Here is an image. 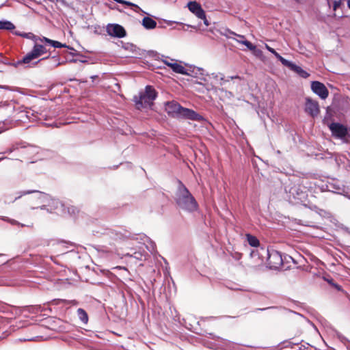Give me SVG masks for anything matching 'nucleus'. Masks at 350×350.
Listing matches in <instances>:
<instances>
[{"instance_id": "obj_1", "label": "nucleus", "mask_w": 350, "mask_h": 350, "mask_svg": "<svg viewBox=\"0 0 350 350\" xmlns=\"http://www.w3.org/2000/svg\"><path fill=\"white\" fill-rule=\"evenodd\" d=\"M174 199L178 208L185 212L191 213L198 209L196 200L180 180L178 181Z\"/></svg>"}, {"instance_id": "obj_2", "label": "nucleus", "mask_w": 350, "mask_h": 350, "mask_svg": "<svg viewBox=\"0 0 350 350\" xmlns=\"http://www.w3.org/2000/svg\"><path fill=\"white\" fill-rule=\"evenodd\" d=\"M165 111L169 116L174 118H183L198 122L204 120L200 114L192 109L182 107L174 100L165 103Z\"/></svg>"}, {"instance_id": "obj_3", "label": "nucleus", "mask_w": 350, "mask_h": 350, "mask_svg": "<svg viewBox=\"0 0 350 350\" xmlns=\"http://www.w3.org/2000/svg\"><path fill=\"white\" fill-rule=\"evenodd\" d=\"M157 97V92L151 85H146L144 92L139 94V96L134 97V101L138 109L146 108L153 105V101Z\"/></svg>"}, {"instance_id": "obj_4", "label": "nucleus", "mask_w": 350, "mask_h": 350, "mask_svg": "<svg viewBox=\"0 0 350 350\" xmlns=\"http://www.w3.org/2000/svg\"><path fill=\"white\" fill-rule=\"evenodd\" d=\"M9 106L12 107L13 111L16 112L18 114H20L19 118H24L29 120L36 121V120H42L45 118V115L42 113H38L35 111L31 109H27L23 105H19L15 101H11L9 104Z\"/></svg>"}, {"instance_id": "obj_5", "label": "nucleus", "mask_w": 350, "mask_h": 350, "mask_svg": "<svg viewBox=\"0 0 350 350\" xmlns=\"http://www.w3.org/2000/svg\"><path fill=\"white\" fill-rule=\"evenodd\" d=\"M16 150H18L23 158L27 159L38 153V148L37 146L26 144L23 142L13 144L12 146L3 153H11Z\"/></svg>"}, {"instance_id": "obj_6", "label": "nucleus", "mask_w": 350, "mask_h": 350, "mask_svg": "<svg viewBox=\"0 0 350 350\" xmlns=\"http://www.w3.org/2000/svg\"><path fill=\"white\" fill-rule=\"evenodd\" d=\"M31 193H36V198L38 199L40 201V203H48V205H51V201L52 204L55 205L56 206V201H58L57 200L51 199V196L49 194H46L45 193L37 191V190H25V191H21L18 192L16 194L17 196L14 198V200H9L8 198L5 199V203H11L14 202L16 200L20 199L22 196L31 194Z\"/></svg>"}, {"instance_id": "obj_7", "label": "nucleus", "mask_w": 350, "mask_h": 350, "mask_svg": "<svg viewBox=\"0 0 350 350\" xmlns=\"http://www.w3.org/2000/svg\"><path fill=\"white\" fill-rule=\"evenodd\" d=\"M262 252L265 253L267 266L270 269H278L283 265V258L280 252L269 247Z\"/></svg>"}, {"instance_id": "obj_8", "label": "nucleus", "mask_w": 350, "mask_h": 350, "mask_svg": "<svg viewBox=\"0 0 350 350\" xmlns=\"http://www.w3.org/2000/svg\"><path fill=\"white\" fill-rule=\"evenodd\" d=\"M332 135L335 139H340L343 143H347L346 140L347 127L340 122H332L328 125Z\"/></svg>"}, {"instance_id": "obj_9", "label": "nucleus", "mask_w": 350, "mask_h": 350, "mask_svg": "<svg viewBox=\"0 0 350 350\" xmlns=\"http://www.w3.org/2000/svg\"><path fill=\"white\" fill-rule=\"evenodd\" d=\"M321 190L342 194L345 192V187L340 180L332 179L321 186Z\"/></svg>"}, {"instance_id": "obj_10", "label": "nucleus", "mask_w": 350, "mask_h": 350, "mask_svg": "<svg viewBox=\"0 0 350 350\" xmlns=\"http://www.w3.org/2000/svg\"><path fill=\"white\" fill-rule=\"evenodd\" d=\"M46 53L47 50L44 46L36 43L32 50L24 56L23 61L31 62Z\"/></svg>"}, {"instance_id": "obj_11", "label": "nucleus", "mask_w": 350, "mask_h": 350, "mask_svg": "<svg viewBox=\"0 0 350 350\" xmlns=\"http://www.w3.org/2000/svg\"><path fill=\"white\" fill-rule=\"evenodd\" d=\"M288 197L290 200H295V202H303L306 198V191L303 190L300 185H294L288 189Z\"/></svg>"}, {"instance_id": "obj_12", "label": "nucleus", "mask_w": 350, "mask_h": 350, "mask_svg": "<svg viewBox=\"0 0 350 350\" xmlns=\"http://www.w3.org/2000/svg\"><path fill=\"white\" fill-rule=\"evenodd\" d=\"M305 111L313 118L317 117L320 112L319 103L310 97H306L305 102Z\"/></svg>"}, {"instance_id": "obj_13", "label": "nucleus", "mask_w": 350, "mask_h": 350, "mask_svg": "<svg viewBox=\"0 0 350 350\" xmlns=\"http://www.w3.org/2000/svg\"><path fill=\"white\" fill-rule=\"evenodd\" d=\"M101 233L114 240L124 239L130 237V233L125 230H118L113 228H105Z\"/></svg>"}, {"instance_id": "obj_14", "label": "nucleus", "mask_w": 350, "mask_h": 350, "mask_svg": "<svg viewBox=\"0 0 350 350\" xmlns=\"http://www.w3.org/2000/svg\"><path fill=\"white\" fill-rule=\"evenodd\" d=\"M106 29L107 33L112 37L122 38L126 35L125 29L119 24H108Z\"/></svg>"}, {"instance_id": "obj_15", "label": "nucleus", "mask_w": 350, "mask_h": 350, "mask_svg": "<svg viewBox=\"0 0 350 350\" xmlns=\"http://www.w3.org/2000/svg\"><path fill=\"white\" fill-rule=\"evenodd\" d=\"M311 89L315 94L322 99H325L328 96V90L321 82L317 81H312L311 83Z\"/></svg>"}, {"instance_id": "obj_16", "label": "nucleus", "mask_w": 350, "mask_h": 350, "mask_svg": "<svg viewBox=\"0 0 350 350\" xmlns=\"http://www.w3.org/2000/svg\"><path fill=\"white\" fill-rule=\"evenodd\" d=\"M59 206L61 208L62 213L64 215L67 214L71 217H75L79 213V210L77 207L72 205L63 204L59 201H56V206H55V208L57 209Z\"/></svg>"}, {"instance_id": "obj_17", "label": "nucleus", "mask_w": 350, "mask_h": 350, "mask_svg": "<svg viewBox=\"0 0 350 350\" xmlns=\"http://www.w3.org/2000/svg\"><path fill=\"white\" fill-rule=\"evenodd\" d=\"M284 64L283 66H286L290 70L294 71L297 74H298L301 77L306 79L309 77V74L304 70H303L300 66L296 65L293 62L286 60V62H284Z\"/></svg>"}, {"instance_id": "obj_18", "label": "nucleus", "mask_w": 350, "mask_h": 350, "mask_svg": "<svg viewBox=\"0 0 350 350\" xmlns=\"http://www.w3.org/2000/svg\"><path fill=\"white\" fill-rule=\"evenodd\" d=\"M187 8L191 12L194 14L198 18L204 17V10L200 3L196 1H190L187 3Z\"/></svg>"}, {"instance_id": "obj_19", "label": "nucleus", "mask_w": 350, "mask_h": 350, "mask_svg": "<svg viewBox=\"0 0 350 350\" xmlns=\"http://www.w3.org/2000/svg\"><path fill=\"white\" fill-rule=\"evenodd\" d=\"M40 40L42 42H44L45 43L51 45V46H53L54 48H63L64 47V48H67L70 50H74V48L66 45V44H63L59 41L53 40L49 39L46 37H43L42 39H40Z\"/></svg>"}, {"instance_id": "obj_20", "label": "nucleus", "mask_w": 350, "mask_h": 350, "mask_svg": "<svg viewBox=\"0 0 350 350\" xmlns=\"http://www.w3.org/2000/svg\"><path fill=\"white\" fill-rule=\"evenodd\" d=\"M142 25L146 29H153L157 27V22L149 16H145L142 19Z\"/></svg>"}, {"instance_id": "obj_21", "label": "nucleus", "mask_w": 350, "mask_h": 350, "mask_svg": "<svg viewBox=\"0 0 350 350\" xmlns=\"http://www.w3.org/2000/svg\"><path fill=\"white\" fill-rule=\"evenodd\" d=\"M262 250H267V248L263 247H256V249H254L251 251L250 256L252 258L258 257V258L263 260L265 258V253L262 252Z\"/></svg>"}, {"instance_id": "obj_22", "label": "nucleus", "mask_w": 350, "mask_h": 350, "mask_svg": "<svg viewBox=\"0 0 350 350\" xmlns=\"http://www.w3.org/2000/svg\"><path fill=\"white\" fill-rule=\"evenodd\" d=\"M45 59H50V60L53 61V67H57V66L64 64V62H59L57 55H55L52 56L51 57H50V55H49V56H47L46 57L40 59V60H38V62H36L33 64V66H35L39 62H40L42 60H45Z\"/></svg>"}, {"instance_id": "obj_23", "label": "nucleus", "mask_w": 350, "mask_h": 350, "mask_svg": "<svg viewBox=\"0 0 350 350\" xmlns=\"http://www.w3.org/2000/svg\"><path fill=\"white\" fill-rule=\"evenodd\" d=\"M170 68L176 73L187 75V70L183 66L177 63L171 64Z\"/></svg>"}, {"instance_id": "obj_24", "label": "nucleus", "mask_w": 350, "mask_h": 350, "mask_svg": "<svg viewBox=\"0 0 350 350\" xmlns=\"http://www.w3.org/2000/svg\"><path fill=\"white\" fill-rule=\"evenodd\" d=\"M15 29V25L9 21H0V29L11 31Z\"/></svg>"}, {"instance_id": "obj_25", "label": "nucleus", "mask_w": 350, "mask_h": 350, "mask_svg": "<svg viewBox=\"0 0 350 350\" xmlns=\"http://www.w3.org/2000/svg\"><path fill=\"white\" fill-rule=\"evenodd\" d=\"M77 313L79 319L81 321V322H83L85 324H86L88 322V315L85 310L81 308H78L77 310Z\"/></svg>"}, {"instance_id": "obj_26", "label": "nucleus", "mask_w": 350, "mask_h": 350, "mask_svg": "<svg viewBox=\"0 0 350 350\" xmlns=\"http://www.w3.org/2000/svg\"><path fill=\"white\" fill-rule=\"evenodd\" d=\"M265 48L282 63L283 65L284 64V62H286L287 59L281 56L274 49L269 46L268 44H265Z\"/></svg>"}, {"instance_id": "obj_27", "label": "nucleus", "mask_w": 350, "mask_h": 350, "mask_svg": "<svg viewBox=\"0 0 350 350\" xmlns=\"http://www.w3.org/2000/svg\"><path fill=\"white\" fill-rule=\"evenodd\" d=\"M247 239L249 245H251L252 247H259V244H260L259 240L256 237L251 235V234H247Z\"/></svg>"}, {"instance_id": "obj_28", "label": "nucleus", "mask_w": 350, "mask_h": 350, "mask_svg": "<svg viewBox=\"0 0 350 350\" xmlns=\"http://www.w3.org/2000/svg\"><path fill=\"white\" fill-rule=\"evenodd\" d=\"M12 122L8 120H5V121L0 122V133L11 128L12 126Z\"/></svg>"}, {"instance_id": "obj_29", "label": "nucleus", "mask_w": 350, "mask_h": 350, "mask_svg": "<svg viewBox=\"0 0 350 350\" xmlns=\"http://www.w3.org/2000/svg\"><path fill=\"white\" fill-rule=\"evenodd\" d=\"M123 5H126L128 6H131L132 8H133V10L135 12H142L144 14H147L146 12H145L141 8H139L137 4H135L131 1H126V0H124V2H122Z\"/></svg>"}, {"instance_id": "obj_30", "label": "nucleus", "mask_w": 350, "mask_h": 350, "mask_svg": "<svg viewBox=\"0 0 350 350\" xmlns=\"http://www.w3.org/2000/svg\"><path fill=\"white\" fill-rule=\"evenodd\" d=\"M23 60H24V57L21 59H19V60L12 63L11 65L15 68H18L22 65H25L24 68L29 67V64H30L31 62H26V61H23Z\"/></svg>"}, {"instance_id": "obj_31", "label": "nucleus", "mask_w": 350, "mask_h": 350, "mask_svg": "<svg viewBox=\"0 0 350 350\" xmlns=\"http://www.w3.org/2000/svg\"><path fill=\"white\" fill-rule=\"evenodd\" d=\"M0 219L3 220V221H5L7 222H9L12 225H18V226H19L21 227H25V224H24L20 223L19 221H16L15 219H10V218H8L7 217H0Z\"/></svg>"}, {"instance_id": "obj_32", "label": "nucleus", "mask_w": 350, "mask_h": 350, "mask_svg": "<svg viewBox=\"0 0 350 350\" xmlns=\"http://www.w3.org/2000/svg\"><path fill=\"white\" fill-rule=\"evenodd\" d=\"M239 42L245 45L250 51H254L256 49L254 44H253L251 42L247 40H240L239 41Z\"/></svg>"}, {"instance_id": "obj_33", "label": "nucleus", "mask_w": 350, "mask_h": 350, "mask_svg": "<svg viewBox=\"0 0 350 350\" xmlns=\"http://www.w3.org/2000/svg\"><path fill=\"white\" fill-rule=\"evenodd\" d=\"M123 48L125 50L129 51L133 53H135L137 51V46L131 43H125L123 45Z\"/></svg>"}, {"instance_id": "obj_34", "label": "nucleus", "mask_w": 350, "mask_h": 350, "mask_svg": "<svg viewBox=\"0 0 350 350\" xmlns=\"http://www.w3.org/2000/svg\"><path fill=\"white\" fill-rule=\"evenodd\" d=\"M21 37L25 38L27 39L33 40L35 41L37 40V37L33 33H32L31 32H29V33L23 32V33L21 35Z\"/></svg>"}, {"instance_id": "obj_35", "label": "nucleus", "mask_w": 350, "mask_h": 350, "mask_svg": "<svg viewBox=\"0 0 350 350\" xmlns=\"http://www.w3.org/2000/svg\"><path fill=\"white\" fill-rule=\"evenodd\" d=\"M148 241H149L150 245H146V247L151 253H152L155 251V248H156L155 243L153 241H152L150 239H148Z\"/></svg>"}, {"instance_id": "obj_36", "label": "nucleus", "mask_w": 350, "mask_h": 350, "mask_svg": "<svg viewBox=\"0 0 350 350\" xmlns=\"http://www.w3.org/2000/svg\"><path fill=\"white\" fill-rule=\"evenodd\" d=\"M72 51L70 52H65V54H68V55H72V57H75V56H81V57H83L82 55H81L79 52H77L75 49L74 50H71Z\"/></svg>"}, {"instance_id": "obj_37", "label": "nucleus", "mask_w": 350, "mask_h": 350, "mask_svg": "<svg viewBox=\"0 0 350 350\" xmlns=\"http://www.w3.org/2000/svg\"><path fill=\"white\" fill-rule=\"evenodd\" d=\"M341 1L340 0H334L333 1V9L336 10L337 8H338L340 6Z\"/></svg>"}, {"instance_id": "obj_38", "label": "nucleus", "mask_w": 350, "mask_h": 350, "mask_svg": "<svg viewBox=\"0 0 350 350\" xmlns=\"http://www.w3.org/2000/svg\"><path fill=\"white\" fill-rule=\"evenodd\" d=\"M199 18L203 20V23H204V24L206 26L208 27L209 25V22H208V21L207 20V18L206 17V14L205 13H204V18Z\"/></svg>"}, {"instance_id": "obj_39", "label": "nucleus", "mask_w": 350, "mask_h": 350, "mask_svg": "<svg viewBox=\"0 0 350 350\" xmlns=\"http://www.w3.org/2000/svg\"><path fill=\"white\" fill-rule=\"evenodd\" d=\"M332 286H334L338 291H342V286L335 282L334 284H332Z\"/></svg>"}, {"instance_id": "obj_40", "label": "nucleus", "mask_w": 350, "mask_h": 350, "mask_svg": "<svg viewBox=\"0 0 350 350\" xmlns=\"http://www.w3.org/2000/svg\"><path fill=\"white\" fill-rule=\"evenodd\" d=\"M346 140L347 141V144L350 143V128L347 129V133Z\"/></svg>"}, {"instance_id": "obj_41", "label": "nucleus", "mask_w": 350, "mask_h": 350, "mask_svg": "<svg viewBox=\"0 0 350 350\" xmlns=\"http://www.w3.org/2000/svg\"><path fill=\"white\" fill-rule=\"evenodd\" d=\"M8 282L3 278H0V286L7 285Z\"/></svg>"}, {"instance_id": "obj_42", "label": "nucleus", "mask_w": 350, "mask_h": 350, "mask_svg": "<svg viewBox=\"0 0 350 350\" xmlns=\"http://www.w3.org/2000/svg\"><path fill=\"white\" fill-rule=\"evenodd\" d=\"M66 62H69V63H76V62H78V59H75V58L66 59Z\"/></svg>"}, {"instance_id": "obj_43", "label": "nucleus", "mask_w": 350, "mask_h": 350, "mask_svg": "<svg viewBox=\"0 0 350 350\" xmlns=\"http://www.w3.org/2000/svg\"><path fill=\"white\" fill-rule=\"evenodd\" d=\"M325 280L327 281L332 286V284L334 283V280L332 278H329V279L325 278Z\"/></svg>"}, {"instance_id": "obj_44", "label": "nucleus", "mask_w": 350, "mask_h": 350, "mask_svg": "<svg viewBox=\"0 0 350 350\" xmlns=\"http://www.w3.org/2000/svg\"><path fill=\"white\" fill-rule=\"evenodd\" d=\"M273 308H276V307H267V308H258L257 310H258L263 311V310H269V309H273Z\"/></svg>"}, {"instance_id": "obj_45", "label": "nucleus", "mask_w": 350, "mask_h": 350, "mask_svg": "<svg viewBox=\"0 0 350 350\" xmlns=\"http://www.w3.org/2000/svg\"><path fill=\"white\" fill-rule=\"evenodd\" d=\"M0 88L11 90V88L8 85H0Z\"/></svg>"}, {"instance_id": "obj_46", "label": "nucleus", "mask_w": 350, "mask_h": 350, "mask_svg": "<svg viewBox=\"0 0 350 350\" xmlns=\"http://www.w3.org/2000/svg\"><path fill=\"white\" fill-rule=\"evenodd\" d=\"M40 208L41 210H47V211H49V210L46 208V204H44L43 205L40 206Z\"/></svg>"}, {"instance_id": "obj_47", "label": "nucleus", "mask_w": 350, "mask_h": 350, "mask_svg": "<svg viewBox=\"0 0 350 350\" xmlns=\"http://www.w3.org/2000/svg\"><path fill=\"white\" fill-rule=\"evenodd\" d=\"M23 33V32H21V31H15L14 32V34L16 35V36H21V35Z\"/></svg>"}, {"instance_id": "obj_48", "label": "nucleus", "mask_w": 350, "mask_h": 350, "mask_svg": "<svg viewBox=\"0 0 350 350\" xmlns=\"http://www.w3.org/2000/svg\"><path fill=\"white\" fill-rule=\"evenodd\" d=\"M288 344H291L292 345H298L299 343V341H296V342H291L290 341H288L287 342Z\"/></svg>"}, {"instance_id": "obj_49", "label": "nucleus", "mask_w": 350, "mask_h": 350, "mask_svg": "<svg viewBox=\"0 0 350 350\" xmlns=\"http://www.w3.org/2000/svg\"><path fill=\"white\" fill-rule=\"evenodd\" d=\"M289 312H293V313H294L295 314H297V315H298V316H299V317H301L304 318L303 315H301V314H299V313H298V312H293V311H292V310H289Z\"/></svg>"}, {"instance_id": "obj_50", "label": "nucleus", "mask_w": 350, "mask_h": 350, "mask_svg": "<svg viewBox=\"0 0 350 350\" xmlns=\"http://www.w3.org/2000/svg\"><path fill=\"white\" fill-rule=\"evenodd\" d=\"M25 226L28 227V228H33V224L30 223L29 224H25Z\"/></svg>"}, {"instance_id": "obj_51", "label": "nucleus", "mask_w": 350, "mask_h": 350, "mask_svg": "<svg viewBox=\"0 0 350 350\" xmlns=\"http://www.w3.org/2000/svg\"><path fill=\"white\" fill-rule=\"evenodd\" d=\"M65 244H66V243L61 242V243H58L57 246L59 247H64Z\"/></svg>"}, {"instance_id": "obj_52", "label": "nucleus", "mask_w": 350, "mask_h": 350, "mask_svg": "<svg viewBox=\"0 0 350 350\" xmlns=\"http://www.w3.org/2000/svg\"><path fill=\"white\" fill-rule=\"evenodd\" d=\"M165 21L168 25H171L172 23H175L174 21Z\"/></svg>"}, {"instance_id": "obj_53", "label": "nucleus", "mask_w": 350, "mask_h": 350, "mask_svg": "<svg viewBox=\"0 0 350 350\" xmlns=\"http://www.w3.org/2000/svg\"><path fill=\"white\" fill-rule=\"evenodd\" d=\"M164 64L170 67V65L172 64L170 62L167 61H163Z\"/></svg>"}, {"instance_id": "obj_54", "label": "nucleus", "mask_w": 350, "mask_h": 350, "mask_svg": "<svg viewBox=\"0 0 350 350\" xmlns=\"http://www.w3.org/2000/svg\"><path fill=\"white\" fill-rule=\"evenodd\" d=\"M114 1H116V3H120L122 4V2H124V0H113Z\"/></svg>"}, {"instance_id": "obj_55", "label": "nucleus", "mask_w": 350, "mask_h": 350, "mask_svg": "<svg viewBox=\"0 0 350 350\" xmlns=\"http://www.w3.org/2000/svg\"><path fill=\"white\" fill-rule=\"evenodd\" d=\"M50 2H52V3H54L55 1V0H49ZM56 1H62V2H64V0H56Z\"/></svg>"}, {"instance_id": "obj_56", "label": "nucleus", "mask_w": 350, "mask_h": 350, "mask_svg": "<svg viewBox=\"0 0 350 350\" xmlns=\"http://www.w3.org/2000/svg\"><path fill=\"white\" fill-rule=\"evenodd\" d=\"M347 6L350 9V0L347 1Z\"/></svg>"}, {"instance_id": "obj_57", "label": "nucleus", "mask_w": 350, "mask_h": 350, "mask_svg": "<svg viewBox=\"0 0 350 350\" xmlns=\"http://www.w3.org/2000/svg\"><path fill=\"white\" fill-rule=\"evenodd\" d=\"M78 61H79L80 62H86V60H83V59H78Z\"/></svg>"}, {"instance_id": "obj_58", "label": "nucleus", "mask_w": 350, "mask_h": 350, "mask_svg": "<svg viewBox=\"0 0 350 350\" xmlns=\"http://www.w3.org/2000/svg\"><path fill=\"white\" fill-rule=\"evenodd\" d=\"M8 159V157H1V158H0V161H1L3 159Z\"/></svg>"}, {"instance_id": "obj_59", "label": "nucleus", "mask_w": 350, "mask_h": 350, "mask_svg": "<svg viewBox=\"0 0 350 350\" xmlns=\"http://www.w3.org/2000/svg\"><path fill=\"white\" fill-rule=\"evenodd\" d=\"M33 338H28V339H24V340H33Z\"/></svg>"}, {"instance_id": "obj_60", "label": "nucleus", "mask_w": 350, "mask_h": 350, "mask_svg": "<svg viewBox=\"0 0 350 350\" xmlns=\"http://www.w3.org/2000/svg\"><path fill=\"white\" fill-rule=\"evenodd\" d=\"M5 255L3 254H0V256H5Z\"/></svg>"}, {"instance_id": "obj_61", "label": "nucleus", "mask_w": 350, "mask_h": 350, "mask_svg": "<svg viewBox=\"0 0 350 350\" xmlns=\"http://www.w3.org/2000/svg\"><path fill=\"white\" fill-rule=\"evenodd\" d=\"M297 3H299L300 0H295Z\"/></svg>"}, {"instance_id": "obj_62", "label": "nucleus", "mask_w": 350, "mask_h": 350, "mask_svg": "<svg viewBox=\"0 0 350 350\" xmlns=\"http://www.w3.org/2000/svg\"><path fill=\"white\" fill-rule=\"evenodd\" d=\"M239 37H241V38H244L243 36H239Z\"/></svg>"}, {"instance_id": "obj_63", "label": "nucleus", "mask_w": 350, "mask_h": 350, "mask_svg": "<svg viewBox=\"0 0 350 350\" xmlns=\"http://www.w3.org/2000/svg\"><path fill=\"white\" fill-rule=\"evenodd\" d=\"M135 258H139V255H137V256H135Z\"/></svg>"}, {"instance_id": "obj_64", "label": "nucleus", "mask_w": 350, "mask_h": 350, "mask_svg": "<svg viewBox=\"0 0 350 350\" xmlns=\"http://www.w3.org/2000/svg\"><path fill=\"white\" fill-rule=\"evenodd\" d=\"M135 258H139V255H137V256H135Z\"/></svg>"}]
</instances>
